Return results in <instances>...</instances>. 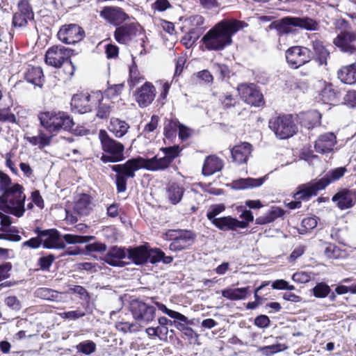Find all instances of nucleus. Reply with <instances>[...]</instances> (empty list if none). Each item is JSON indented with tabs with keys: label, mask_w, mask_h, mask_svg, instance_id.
<instances>
[{
	"label": "nucleus",
	"mask_w": 356,
	"mask_h": 356,
	"mask_svg": "<svg viewBox=\"0 0 356 356\" xmlns=\"http://www.w3.org/2000/svg\"><path fill=\"white\" fill-rule=\"evenodd\" d=\"M183 148L179 145L162 147L160 151L164 154L159 156L154 155L152 158H143L140 156L128 159L124 163L109 165L110 168L116 173L115 183L118 193L127 190V180L134 178L135 172L140 169L157 172L168 170L173 161L181 154Z\"/></svg>",
	"instance_id": "nucleus-1"
},
{
	"label": "nucleus",
	"mask_w": 356,
	"mask_h": 356,
	"mask_svg": "<svg viewBox=\"0 0 356 356\" xmlns=\"http://www.w3.org/2000/svg\"><path fill=\"white\" fill-rule=\"evenodd\" d=\"M38 120L42 127L47 132L40 131L37 136H27L25 139L32 145L40 149L51 144L53 137L63 131H70L74 127L72 116L67 112L51 110L40 112Z\"/></svg>",
	"instance_id": "nucleus-2"
},
{
	"label": "nucleus",
	"mask_w": 356,
	"mask_h": 356,
	"mask_svg": "<svg viewBox=\"0 0 356 356\" xmlns=\"http://www.w3.org/2000/svg\"><path fill=\"white\" fill-rule=\"evenodd\" d=\"M246 22L234 18H225L218 22L202 38L208 51H221L232 43V36L247 26Z\"/></svg>",
	"instance_id": "nucleus-3"
},
{
	"label": "nucleus",
	"mask_w": 356,
	"mask_h": 356,
	"mask_svg": "<svg viewBox=\"0 0 356 356\" xmlns=\"http://www.w3.org/2000/svg\"><path fill=\"white\" fill-rule=\"evenodd\" d=\"M114 39L120 44L130 45L138 42L140 46L139 55L146 54L147 36L144 28L138 22H124L116 27L113 32Z\"/></svg>",
	"instance_id": "nucleus-4"
},
{
	"label": "nucleus",
	"mask_w": 356,
	"mask_h": 356,
	"mask_svg": "<svg viewBox=\"0 0 356 356\" xmlns=\"http://www.w3.org/2000/svg\"><path fill=\"white\" fill-rule=\"evenodd\" d=\"M74 49L65 47L61 44H55L47 50L44 56L45 63L56 68L64 66V73L68 78H71L76 70L71 57L74 55Z\"/></svg>",
	"instance_id": "nucleus-5"
},
{
	"label": "nucleus",
	"mask_w": 356,
	"mask_h": 356,
	"mask_svg": "<svg viewBox=\"0 0 356 356\" xmlns=\"http://www.w3.org/2000/svg\"><path fill=\"white\" fill-rule=\"evenodd\" d=\"M24 188L19 184H14L11 187L3 191L0 196V203L7 208V212L16 217H22L24 212L26 195Z\"/></svg>",
	"instance_id": "nucleus-6"
},
{
	"label": "nucleus",
	"mask_w": 356,
	"mask_h": 356,
	"mask_svg": "<svg viewBox=\"0 0 356 356\" xmlns=\"http://www.w3.org/2000/svg\"><path fill=\"white\" fill-rule=\"evenodd\" d=\"M99 138L104 152L100 157L103 163H118L125 159L124 145L112 138L106 130L99 131Z\"/></svg>",
	"instance_id": "nucleus-7"
},
{
	"label": "nucleus",
	"mask_w": 356,
	"mask_h": 356,
	"mask_svg": "<svg viewBox=\"0 0 356 356\" xmlns=\"http://www.w3.org/2000/svg\"><path fill=\"white\" fill-rule=\"evenodd\" d=\"M268 127L277 138L282 140L288 139L298 132V127L291 114L272 117L268 121Z\"/></svg>",
	"instance_id": "nucleus-8"
},
{
	"label": "nucleus",
	"mask_w": 356,
	"mask_h": 356,
	"mask_svg": "<svg viewBox=\"0 0 356 356\" xmlns=\"http://www.w3.org/2000/svg\"><path fill=\"white\" fill-rule=\"evenodd\" d=\"M103 100L101 91L88 92H78L74 94L70 102L71 110L81 114L91 112L99 101Z\"/></svg>",
	"instance_id": "nucleus-9"
},
{
	"label": "nucleus",
	"mask_w": 356,
	"mask_h": 356,
	"mask_svg": "<svg viewBox=\"0 0 356 356\" xmlns=\"http://www.w3.org/2000/svg\"><path fill=\"white\" fill-rule=\"evenodd\" d=\"M165 235L167 240L172 241L169 249L174 252L189 248L196 239V234L189 229H169Z\"/></svg>",
	"instance_id": "nucleus-10"
},
{
	"label": "nucleus",
	"mask_w": 356,
	"mask_h": 356,
	"mask_svg": "<svg viewBox=\"0 0 356 356\" xmlns=\"http://www.w3.org/2000/svg\"><path fill=\"white\" fill-rule=\"evenodd\" d=\"M236 90L241 99L254 107H264L266 101L260 88L254 83H241L237 85Z\"/></svg>",
	"instance_id": "nucleus-11"
},
{
	"label": "nucleus",
	"mask_w": 356,
	"mask_h": 356,
	"mask_svg": "<svg viewBox=\"0 0 356 356\" xmlns=\"http://www.w3.org/2000/svg\"><path fill=\"white\" fill-rule=\"evenodd\" d=\"M310 49L303 46H293L285 51L287 65L291 69L297 70L311 61Z\"/></svg>",
	"instance_id": "nucleus-12"
},
{
	"label": "nucleus",
	"mask_w": 356,
	"mask_h": 356,
	"mask_svg": "<svg viewBox=\"0 0 356 356\" xmlns=\"http://www.w3.org/2000/svg\"><path fill=\"white\" fill-rule=\"evenodd\" d=\"M129 307L136 321L148 323L153 321L156 317V308L140 299L131 300Z\"/></svg>",
	"instance_id": "nucleus-13"
},
{
	"label": "nucleus",
	"mask_w": 356,
	"mask_h": 356,
	"mask_svg": "<svg viewBox=\"0 0 356 356\" xmlns=\"http://www.w3.org/2000/svg\"><path fill=\"white\" fill-rule=\"evenodd\" d=\"M86 36L84 29L77 24H66L62 25L58 33L57 38L66 44H74L83 40Z\"/></svg>",
	"instance_id": "nucleus-14"
},
{
	"label": "nucleus",
	"mask_w": 356,
	"mask_h": 356,
	"mask_svg": "<svg viewBox=\"0 0 356 356\" xmlns=\"http://www.w3.org/2000/svg\"><path fill=\"white\" fill-rule=\"evenodd\" d=\"M33 231L35 234L41 236L44 248L60 250L65 248V243L58 229L55 228L41 229L37 227Z\"/></svg>",
	"instance_id": "nucleus-15"
},
{
	"label": "nucleus",
	"mask_w": 356,
	"mask_h": 356,
	"mask_svg": "<svg viewBox=\"0 0 356 356\" xmlns=\"http://www.w3.org/2000/svg\"><path fill=\"white\" fill-rule=\"evenodd\" d=\"M17 10L13 15L12 26L15 28L26 27L29 21L34 19V12L29 0H19Z\"/></svg>",
	"instance_id": "nucleus-16"
},
{
	"label": "nucleus",
	"mask_w": 356,
	"mask_h": 356,
	"mask_svg": "<svg viewBox=\"0 0 356 356\" xmlns=\"http://www.w3.org/2000/svg\"><path fill=\"white\" fill-rule=\"evenodd\" d=\"M99 16L106 23L118 27L122 24L128 22L129 15L123 8L119 6H108L102 8Z\"/></svg>",
	"instance_id": "nucleus-17"
},
{
	"label": "nucleus",
	"mask_w": 356,
	"mask_h": 356,
	"mask_svg": "<svg viewBox=\"0 0 356 356\" xmlns=\"http://www.w3.org/2000/svg\"><path fill=\"white\" fill-rule=\"evenodd\" d=\"M317 195V192L309 181L300 184L297 186L296 191L292 195L295 200L286 203V207L291 210L300 209L302 207V201H309L312 197Z\"/></svg>",
	"instance_id": "nucleus-18"
},
{
	"label": "nucleus",
	"mask_w": 356,
	"mask_h": 356,
	"mask_svg": "<svg viewBox=\"0 0 356 356\" xmlns=\"http://www.w3.org/2000/svg\"><path fill=\"white\" fill-rule=\"evenodd\" d=\"M347 171L346 166L338 167L330 170L321 178L312 179L309 182L318 194L319 191L325 190L331 183L341 179Z\"/></svg>",
	"instance_id": "nucleus-19"
},
{
	"label": "nucleus",
	"mask_w": 356,
	"mask_h": 356,
	"mask_svg": "<svg viewBox=\"0 0 356 356\" xmlns=\"http://www.w3.org/2000/svg\"><path fill=\"white\" fill-rule=\"evenodd\" d=\"M333 43L341 52L354 54L356 53V32L342 31L334 39Z\"/></svg>",
	"instance_id": "nucleus-20"
},
{
	"label": "nucleus",
	"mask_w": 356,
	"mask_h": 356,
	"mask_svg": "<svg viewBox=\"0 0 356 356\" xmlns=\"http://www.w3.org/2000/svg\"><path fill=\"white\" fill-rule=\"evenodd\" d=\"M332 201L340 210H346L356 204V188H341L332 196Z\"/></svg>",
	"instance_id": "nucleus-21"
},
{
	"label": "nucleus",
	"mask_w": 356,
	"mask_h": 356,
	"mask_svg": "<svg viewBox=\"0 0 356 356\" xmlns=\"http://www.w3.org/2000/svg\"><path fill=\"white\" fill-rule=\"evenodd\" d=\"M156 90L152 83L145 82L135 92V99L140 108H145L149 106L154 100Z\"/></svg>",
	"instance_id": "nucleus-22"
},
{
	"label": "nucleus",
	"mask_w": 356,
	"mask_h": 356,
	"mask_svg": "<svg viewBox=\"0 0 356 356\" xmlns=\"http://www.w3.org/2000/svg\"><path fill=\"white\" fill-rule=\"evenodd\" d=\"M311 60H314L320 66H326L330 53L324 42L320 40H314L311 42Z\"/></svg>",
	"instance_id": "nucleus-23"
},
{
	"label": "nucleus",
	"mask_w": 356,
	"mask_h": 356,
	"mask_svg": "<svg viewBox=\"0 0 356 356\" xmlns=\"http://www.w3.org/2000/svg\"><path fill=\"white\" fill-rule=\"evenodd\" d=\"M252 151V145L247 142H241L231 149L233 162L240 165L246 163Z\"/></svg>",
	"instance_id": "nucleus-24"
},
{
	"label": "nucleus",
	"mask_w": 356,
	"mask_h": 356,
	"mask_svg": "<svg viewBox=\"0 0 356 356\" xmlns=\"http://www.w3.org/2000/svg\"><path fill=\"white\" fill-rule=\"evenodd\" d=\"M127 253L124 248L113 245L110 248L103 260L107 264L115 267H124L125 262L121 261L126 257Z\"/></svg>",
	"instance_id": "nucleus-25"
},
{
	"label": "nucleus",
	"mask_w": 356,
	"mask_h": 356,
	"mask_svg": "<svg viewBox=\"0 0 356 356\" xmlns=\"http://www.w3.org/2000/svg\"><path fill=\"white\" fill-rule=\"evenodd\" d=\"M336 144V136L332 132H328L318 136L315 142L314 148L318 153L326 154L332 152Z\"/></svg>",
	"instance_id": "nucleus-26"
},
{
	"label": "nucleus",
	"mask_w": 356,
	"mask_h": 356,
	"mask_svg": "<svg viewBox=\"0 0 356 356\" xmlns=\"http://www.w3.org/2000/svg\"><path fill=\"white\" fill-rule=\"evenodd\" d=\"M224 161L216 154H210L204 159L202 174L205 177L213 175L224 168Z\"/></svg>",
	"instance_id": "nucleus-27"
},
{
	"label": "nucleus",
	"mask_w": 356,
	"mask_h": 356,
	"mask_svg": "<svg viewBox=\"0 0 356 356\" xmlns=\"http://www.w3.org/2000/svg\"><path fill=\"white\" fill-rule=\"evenodd\" d=\"M148 246L145 245H138L127 249L128 258L136 265H143L147 263Z\"/></svg>",
	"instance_id": "nucleus-28"
},
{
	"label": "nucleus",
	"mask_w": 356,
	"mask_h": 356,
	"mask_svg": "<svg viewBox=\"0 0 356 356\" xmlns=\"http://www.w3.org/2000/svg\"><path fill=\"white\" fill-rule=\"evenodd\" d=\"M269 27L275 29L279 35H289L296 32L292 16L284 17L280 19L273 21Z\"/></svg>",
	"instance_id": "nucleus-29"
},
{
	"label": "nucleus",
	"mask_w": 356,
	"mask_h": 356,
	"mask_svg": "<svg viewBox=\"0 0 356 356\" xmlns=\"http://www.w3.org/2000/svg\"><path fill=\"white\" fill-rule=\"evenodd\" d=\"M287 213V211L280 207L272 206L266 213L256 218L255 223L257 225L269 224L278 218L284 219Z\"/></svg>",
	"instance_id": "nucleus-30"
},
{
	"label": "nucleus",
	"mask_w": 356,
	"mask_h": 356,
	"mask_svg": "<svg viewBox=\"0 0 356 356\" xmlns=\"http://www.w3.org/2000/svg\"><path fill=\"white\" fill-rule=\"evenodd\" d=\"M337 77L345 84L356 83V63L341 66L337 71Z\"/></svg>",
	"instance_id": "nucleus-31"
},
{
	"label": "nucleus",
	"mask_w": 356,
	"mask_h": 356,
	"mask_svg": "<svg viewBox=\"0 0 356 356\" xmlns=\"http://www.w3.org/2000/svg\"><path fill=\"white\" fill-rule=\"evenodd\" d=\"M24 78L27 82L40 88L44 82L43 70L40 67L29 65L24 74Z\"/></svg>",
	"instance_id": "nucleus-32"
},
{
	"label": "nucleus",
	"mask_w": 356,
	"mask_h": 356,
	"mask_svg": "<svg viewBox=\"0 0 356 356\" xmlns=\"http://www.w3.org/2000/svg\"><path fill=\"white\" fill-rule=\"evenodd\" d=\"M321 114L316 111H309L299 115V123L307 129H313L321 123Z\"/></svg>",
	"instance_id": "nucleus-33"
},
{
	"label": "nucleus",
	"mask_w": 356,
	"mask_h": 356,
	"mask_svg": "<svg viewBox=\"0 0 356 356\" xmlns=\"http://www.w3.org/2000/svg\"><path fill=\"white\" fill-rule=\"evenodd\" d=\"M213 225L221 231L227 232L236 231L237 229H240V226L244 225L243 222H240V220L236 218L227 216L218 218V220Z\"/></svg>",
	"instance_id": "nucleus-34"
},
{
	"label": "nucleus",
	"mask_w": 356,
	"mask_h": 356,
	"mask_svg": "<svg viewBox=\"0 0 356 356\" xmlns=\"http://www.w3.org/2000/svg\"><path fill=\"white\" fill-rule=\"evenodd\" d=\"M165 191L170 202L177 204L181 202L185 189L177 182H169L166 186Z\"/></svg>",
	"instance_id": "nucleus-35"
},
{
	"label": "nucleus",
	"mask_w": 356,
	"mask_h": 356,
	"mask_svg": "<svg viewBox=\"0 0 356 356\" xmlns=\"http://www.w3.org/2000/svg\"><path fill=\"white\" fill-rule=\"evenodd\" d=\"M321 99L327 104H334L339 99L340 92L331 83H325L323 88L321 90Z\"/></svg>",
	"instance_id": "nucleus-36"
},
{
	"label": "nucleus",
	"mask_w": 356,
	"mask_h": 356,
	"mask_svg": "<svg viewBox=\"0 0 356 356\" xmlns=\"http://www.w3.org/2000/svg\"><path fill=\"white\" fill-rule=\"evenodd\" d=\"M91 203V196L86 193H82L74 202V211L80 216H87L92 209Z\"/></svg>",
	"instance_id": "nucleus-37"
},
{
	"label": "nucleus",
	"mask_w": 356,
	"mask_h": 356,
	"mask_svg": "<svg viewBox=\"0 0 356 356\" xmlns=\"http://www.w3.org/2000/svg\"><path fill=\"white\" fill-rule=\"evenodd\" d=\"M129 127V124L124 120L112 118L108 128L116 138H122L127 133Z\"/></svg>",
	"instance_id": "nucleus-38"
},
{
	"label": "nucleus",
	"mask_w": 356,
	"mask_h": 356,
	"mask_svg": "<svg viewBox=\"0 0 356 356\" xmlns=\"http://www.w3.org/2000/svg\"><path fill=\"white\" fill-rule=\"evenodd\" d=\"M264 177H260L257 179L251 177L241 178L233 181L232 186L234 189L244 190L250 188L259 187L264 184Z\"/></svg>",
	"instance_id": "nucleus-39"
},
{
	"label": "nucleus",
	"mask_w": 356,
	"mask_h": 356,
	"mask_svg": "<svg viewBox=\"0 0 356 356\" xmlns=\"http://www.w3.org/2000/svg\"><path fill=\"white\" fill-rule=\"evenodd\" d=\"M218 101L220 107L225 111H231L241 106V102L237 96L228 92L220 95Z\"/></svg>",
	"instance_id": "nucleus-40"
},
{
	"label": "nucleus",
	"mask_w": 356,
	"mask_h": 356,
	"mask_svg": "<svg viewBox=\"0 0 356 356\" xmlns=\"http://www.w3.org/2000/svg\"><path fill=\"white\" fill-rule=\"evenodd\" d=\"M295 30L297 29H304L307 31H316L318 29V22L311 18L308 16L300 17H293Z\"/></svg>",
	"instance_id": "nucleus-41"
},
{
	"label": "nucleus",
	"mask_w": 356,
	"mask_h": 356,
	"mask_svg": "<svg viewBox=\"0 0 356 356\" xmlns=\"http://www.w3.org/2000/svg\"><path fill=\"white\" fill-rule=\"evenodd\" d=\"M180 122L177 118L166 119L164 122L163 135L166 139L172 142L177 136Z\"/></svg>",
	"instance_id": "nucleus-42"
},
{
	"label": "nucleus",
	"mask_w": 356,
	"mask_h": 356,
	"mask_svg": "<svg viewBox=\"0 0 356 356\" xmlns=\"http://www.w3.org/2000/svg\"><path fill=\"white\" fill-rule=\"evenodd\" d=\"M202 34V31L195 28H191L181 38V44L186 48L189 49L195 44Z\"/></svg>",
	"instance_id": "nucleus-43"
},
{
	"label": "nucleus",
	"mask_w": 356,
	"mask_h": 356,
	"mask_svg": "<svg viewBox=\"0 0 356 356\" xmlns=\"http://www.w3.org/2000/svg\"><path fill=\"white\" fill-rule=\"evenodd\" d=\"M145 80V76L138 70V65L134 61L129 67V83L130 87H134L142 81Z\"/></svg>",
	"instance_id": "nucleus-44"
},
{
	"label": "nucleus",
	"mask_w": 356,
	"mask_h": 356,
	"mask_svg": "<svg viewBox=\"0 0 356 356\" xmlns=\"http://www.w3.org/2000/svg\"><path fill=\"white\" fill-rule=\"evenodd\" d=\"M35 296L38 298L47 300H56L58 298V292L49 288L40 287L38 288L35 292Z\"/></svg>",
	"instance_id": "nucleus-45"
},
{
	"label": "nucleus",
	"mask_w": 356,
	"mask_h": 356,
	"mask_svg": "<svg viewBox=\"0 0 356 356\" xmlns=\"http://www.w3.org/2000/svg\"><path fill=\"white\" fill-rule=\"evenodd\" d=\"M225 209L226 207L224 204H216L211 205L207 212V219L213 225L214 222H216V220H218V218H216V216L223 212Z\"/></svg>",
	"instance_id": "nucleus-46"
},
{
	"label": "nucleus",
	"mask_w": 356,
	"mask_h": 356,
	"mask_svg": "<svg viewBox=\"0 0 356 356\" xmlns=\"http://www.w3.org/2000/svg\"><path fill=\"white\" fill-rule=\"evenodd\" d=\"M331 292L330 287L325 282H319L312 289V293L314 297L324 298Z\"/></svg>",
	"instance_id": "nucleus-47"
},
{
	"label": "nucleus",
	"mask_w": 356,
	"mask_h": 356,
	"mask_svg": "<svg viewBox=\"0 0 356 356\" xmlns=\"http://www.w3.org/2000/svg\"><path fill=\"white\" fill-rule=\"evenodd\" d=\"M124 88V83L109 86L104 92L103 97L112 99L120 96Z\"/></svg>",
	"instance_id": "nucleus-48"
},
{
	"label": "nucleus",
	"mask_w": 356,
	"mask_h": 356,
	"mask_svg": "<svg viewBox=\"0 0 356 356\" xmlns=\"http://www.w3.org/2000/svg\"><path fill=\"white\" fill-rule=\"evenodd\" d=\"M287 348V346L284 343H276L270 346L261 347L259 351L266 356L284 351Z\"/></svg>",
	"instance_id": "nucleus-49"
},
{
	"label": "nucleus",
	"mask_w": 356,
	"mask_h": 356,
	"mask_svg": "<svg viewBox=\"0 0 356 356\" xmlns=\"http://www.w3.org/2000/svg\"><path fill=\"white\" fill-rule=\"evenodd\" d=\"M76 348L79 353L88 355L95 353L97 347L94 341L91 340H87L80 342L76 346Z\"/></svg>",
	"instance_id": "nucleus-50"
},
{
	"label": "nucleus",
	"mask_w": 356,
	"mask_h": 356,
	"mask_svg": "<svg viewBox=\"0 0 356 356\" xmlns=\"http://www.w3.org/2000/svg\"><path fill=\"white\" fill-rule=\"evenodd\" d=\"M97 113L96 116L99 119H107L112 111L113 106L110 104H107L99 101L97 105Z\"/></svg>",
	"instance_id": "nucleus-51"
},
{
	"label": "nucleus",
	"mask_w": 356,
	"mask_h": 356,
	"mask_svg": "<svg viewBox=\"0 0 356 356\" xmlns=\"http://www.w3.org/2000/svg\"><path fill=\"white\" fill-rule=\"evenodd\" d=\"M94 236H79L67 234L63 236L65 241L69 244L83 243L90 241Z\"/></svg>",
	"instance_id": "nucleus-52"
},
{
	"label": "nucleus",
	"mask_w": 356,
	"mask_h": 356,
	"mask_svg": "<svg viewBox=\"0 0 356 356\" xmlns=\"http://www.w3.org/2000/svg\"><path fill=\"white\" fill-rule=\"evenodd\" d=\"M147 252L149 254L147 262H149L152 264H156L161 261V259L164 256V252H163L161 249L157 248H151L149 245L148 246Z\"/></svg>",
	"instance_id": "nucleus-53"
},
{
	"label": "nucleus",
	"mask_w": 356,
	"mask_h": 356,
	"mask_svg": "<svg viewBox=\"0 0 356 356\" xmlns=\"http://www.w3.org/2000/svg\"><path fill=\"white\" fill-rule=\"evenodd\" d=\"M56 257L53 254H49L47 256L40 257L38 260L37 265L40 270L49 271Z\"/></svg>",
	"instance_id": "nucleus-54"
},
{
	"label": "nucleus",
	"mask_w": 356,
	"mask_h": 356,
	"mask_svg": "<svg viewBox=\"0 0 356 356\" xmlns=\"http://www.w3.org/2000/svg\"><path fill=\"white\" fill-rule=\"evenodd\" d=\"M213 67L222 79H229L230 77L231 70L229 66L223 63H214Z\"/></svg>",
	"instance_id": "nucleus-55"
},
{
	"label": "nucleus",
	"mask_w": 356,
	"mask_h": 356,
	"mask_svg": "<svg viewBox=\"0 0 356 356\" xmlns=\"http://www.w3.org/2000/svg\"><path fill=\"white\" fill-rule=\"evenodd\" d=\"M343 103L349 108L356 107V90H349L343 98Z\"/></svg>",
	"instance_id": "nucleus-56"
},
{
	"label": "nucleus",
	"mask_w": 356,
	"mask_h": 356,
	"mask_svg": "<svg viewBox=\"0 0 356 356\" xmlns=\"http://www.w3.org/2000/svg\"><path fill=\"white\" fill-rule=\"evenodd\" d=\"M312 279V273L305 271H298L292 275V280L297 283L305 284Z\"/></svg>",
	"instance_id": "nucleus-57"
},
{
	"label": "nucleus",
	"mask_w": 356,
	"mask_h": 356,
	"mask_svg": "<svg viewBox=\"0 0 356 356\" xmlns=\"http://www.w3.org/2000/svg\"><path fill=\"white\" fill-rule=\"evenodd\" d=\"M317 225L318 222L316 216L305 218L301 222V226L305 232L314 229Z\"/></svg>",
	"instance_id": "nucleus-58"
},
{
	"label": "nucleus",
	"mask_w": 356,
	"mask_h": 356,
	"mask_svg": "<svg viewBox=\"0 0 356 356\" xmlns=\"http://www.w3.org/2000/svg\"><path fill=\"white\" fill-rule=\"evenodd\" d=\"M68 293L72 294H78L84 299H90V294L88 291L82 286L72 285L68 289Z\"/></svg>",
	"instance_id": "nucleus-59"
},
{
	"label": "nucleus",
	"mask_w": 356,
	"mask_h": 356,
	"mask_svg": "<svg viewBox=\"0 0 356 356\" xmlns=\"http://www.w3.org/2000/svg\"><path fill=\"white\" fill-rule=\"evenodd\" d=\"M272 288L277 290H289L293 291L295 289L293 285H291L284 280H276L272 283Z\"/></svg>",
	"instance_id": "nucleus-60"
},
{
	"label": "nucleus",
	"mask_w": 356,
	"mask_h": 356,
	"mask_svg": "<svg viewBox=\"0 0 356 356\" xmlns=\"http://www.w3.org/2000/svg\"><path fill=\"white\" fill-rule=\"evenodd\" d=\"M239 217L243 220H240V222H243L244 225L240 226V229L247 228L249 225V223L254 220V216L250 210L245 209L239 216Z\"/></svg>",
	"instance_id": "nucleus-61"
},
{
	"label": "nucleus",
	"mask_w": 356,
	"mask_h": 356,
	"mask_svg": "<svg viewBox=\"0 0 356 356\" xmlns=\"http://www.w3.org/2000/svg\"><path fill=\"white\" fill-rule=\"evenodd\" d=\"M119 51V47L116 44H108L105 46V54L108 59L117 58Z\"/></svg>",
	"instance_id": "nucleus-62"
},
{
	"label": "nucleus",
	"mask_w": 356,
	"mask_h": 356,
	"mask_svg": "<svg viewBox=\"0 0 356 356\" xmlns=\"http://www.w3.org/2000/svg\"><path fill=\"white\" fill-rule=\"evenodd\" d=\"M254 324L259 328H266L269 327L270 320L268 316L260 314L254 318Z\"/></svg>",
	"instance_id": "nucleus-63"
},
{
	"label": "nucleus",
	"mask_w": 356,
	"mask_h": 356,
	"mask_svg": "<svg viewBox=\"0 0 356 356\" xmlns=\"http://www.w3.org/2000/svg\"><path fill=\"white\" fill-rule=\"evenodd\" d=\"M188 22L191 28H195L201 30L200 27L204 23V18L202 15H195L191 16L188 19Z\"/></svg>",
	"instance_id": "nucleus-64"
}]
</instances>
